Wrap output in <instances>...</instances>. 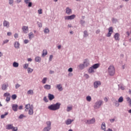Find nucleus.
Returning <instances> with one entry per match:
<instances>
[{"label":"nucleus","mask_w":131,"mask_h":131,"mask_svg":"<svg viewBox=\"0 0 131 131\" xmlns=\"http://www.w3.org/2000/svg\"><path fill=\"white\" fill-rule=\"evenodd\" d=\"M60 106H61V104L59 103H57L55 104H52L48 106V109L50 110H52L53 111H55L56 110H58V109H60Z\"/></svg>","instance_id":"1"},{"label":"nucleus","mask_w":131,"mask_h":131,"mask_svg":"<svg viewBox=\"0 0 131 131\" xmlns=\"http://www.w3.org/2000/svg\"><path fill=\"white\" fill-rule=\"evenodd\" d=\"M108 73L111 76H113L115 74V68L113 66H110L108 68Z\"/></svg>","instance_id":"2"},{"label":"nucleus","mask_w":131,"mask_h":131,"mask_svg":"<svg viewBox=\"0 0 131 131\" xmlns=\"http://www.w3.org/2000/svg\"><path fill=\"white\" fill-rule=\"evenodd\" d=\"M103 104V101L101 100H99L98 101L96 102L94 105V108L95 109H98V108H100L101 107V105Z\"/></svg>","instance_id":"3"},{"label":"nucleus","mask_w":131,"mask_h":131,"mask_svg":"<svg viewBox=\"0 0 131 131\" xmlns=\"http://www.w3.org/2000/svg\"><path fill=\"white\" fill-rule=\"evenodd\" d=\"M76 15L75 14L72 15L71 16H64L65 20H73L75 18Z\"/></svg>","instance_id":"4"},{"label":"nucleus","mask_w":131,"mask_h":131,"mask_svg":"<svg viewBox=\"0 0 131 131\" xmlns=\"http://www.w3.org/2000/svg\"><path fill=\"white\" fill-rule=\"evenodd\" d=\"M112 33H113V28L111 27L108 28V33L107 35V36L110 37V36H111V34H112Z\"/></svg>","instance_id":"5"},{"label":"nucleus","mask_w":131,"mask_h":131,"mask_svg":"<svg viewBox=\"0 0 131 131\" xmlns=\"http://www.w3.org/2000/svg\"><path fill=\"white\" fill-rule=\"evenodd\" d=\"M3 26L4 27H6V28H9L10 27V23L5 20L3 23Z\"/></svg>","instance_id":"6"},{"label":"nucleus","mask_w":131,"mask_h":131,"mask_svg":"<svg viewBox=\"0 0 131 131\" xmlns=\"http://www.w3.org/2000/svg\"><path fill=\"white\" fill-rule=\"evenodd\" d=\"M95 89L99 88V85H101V82L99 81H95L94 83Z\"/></svg>","instance_id":"7"},{"label":"nucleus","mask_w":131,"mask_h":131,"mask_svg":"<svg viewBox=\"0 0 131 131\" xmlns=\"http://www.w3.org/2000/svg\"><path fill=\"white\" fill-rule=\"evenodd\" d=\"M22 30L24 33H28L29 31L28 27L24 26L22 28Z\"/></svg>","instance_id":"8"},{"label":"nucleus","mask_w":131,"mask_h":131,"mask_svg":"<svg viewBox=\"0 0 131 131\" xmlns=\"http://www.w3.org/2000/svg\"><path fill=\"white\" fill-rule=\"evenodd\" d=\"M83 64L84 65L85 67H88L90 66V62L89 61V59H85L83 61Z\"/></svg>","instance_id":"9"},{"label":"nucleus","mask_w":131,"mask_h":131,"mask_svg":"<svg viewBox=\"0 0 131 131\" xmlns=\"http://www.w3.org/2000/svg\"><path fill=\"white\" fill-rule=\"evenodd\" d=\"M96 121V120L95 118H93L91 120H88L86 121V123H88V124H92L93 123H95Z\"/></svg>","instance_id":"10"},{"label":"nucleus","mask_w":131,"mask_h":131,"mask_svg":"<svg viewBox=\"0 0 131 131\" xmlns=\"http://www.w3.org/2000/svg\"><path fill=\"white\" fill-rule=\"evenodd\" d=\"M8 86H9V84H3L2 85V89L3 91H6L8 89Z\"/></svg>","instance_id":"11"},{"label":"nucleus","mask_w":131,"mask_h":131,"mask_svg":"<svg viewBox=\"0 0 131 131\" xmlns=\"http://www.w3.org/2000/svg\"><path fill=\"white\" fill-rule=\"evenodd\" d=\"M12 110H13V111L16 112L18 111V105L12 104Z\"/></svg>","instance_id":"12"},{"label":"nucleus","mask_w":131,"mask_h":131,"mask_svg":"<svg viewBox=\"0 0 131 131\" xmlns=\"http://www.w3.org/2000/svg\"><path fill=\"white\" fill-rule=\"evenodd\" d=\"M66 12L68 15H70V14L72 13V10H71V9L68 7L66 8Z\"/></svg>","instance_id":"13"},{"label":"nucleus","mask_w":131,"mask_h":131,"mask_svg":"<svg viewBox=\"0 0 131 131\" xmlns=\"http://www.w3.org/2000/svg\"><path fill=\"white\" fill-rule=\"evenodd\" d=\"M48 98L49 99L50 101H52L55 99V96L53 94H49Z\"/></svg>","instance_id":"14"},{"label":"nucleus","mask_w":131,"mask_h":131,"mask_svg":"<svg viewBox=\"0 0 131 131\" xmlns=\"http://www.w3.org/2000/svg\"><path fill=\"white\" fill-rule=\"evenodd\" d=\"M73 121V120L69 119L66 121V124L67 125H69V124H71V123H72Z\"/></svg>","instance_id":"15"},{"label":"nucleus","mask_w":131,"mask_h":131,"mask_svg":"<svg viewBox=\"0 0 131 131\" xmlns=\"http://www.w3.org/2000/svg\"><path fill=\"white\" fill-rule=\"evenodd\" d=\"M119 36H120L119 33H117L115 34L114 37L116 40H119Z\"/></svg>","instance_id":"16"},{"label":"nucleus","mask_w":131,"mask_h":131,"mask_svg":"<svg viewBox=\"0 0 131 131\" xmlns=\"http://www.w3.org/2000/svg\"><path fill=\"white\" fill-rule=\"evenodd\" d=\"M31 107H33V105H31L30 104H28L25 105V108L26 110H29L31 109Z\"/></svg>","instance_id":"17"},{"label":"nucleus","mask_w":131,"mask_h":131,"mask_svg":"<svg viewBox=\"0 0 131 131\" xmlns=\"http://www.w3.org/2000/svg\"><path fill=\"white\" fill-rule=\"evenodd\" d=\"M88 72H89V73H94V72H95V69L92 67H91L89 69Z\"/></svg>","instance_id":"18"},{"label":"nucleus","mask_w":131,"mask_h":131,"mask_svg":"<svg viewBox=\"0 0 131 131\" xmlns=\"http://www.w3.org/2000/svg\"><path fill=\"white\" fill-rule=\"evenodd\" d=\"M101 128L104 131H106V124H105V122H103L101 125Z\"/></svg>","instance_id":"19"},{"label":"nucleus","mask_w":131,"mask_h":131,"mask_svg":"<svg viewBox=\"0 0 131 131\" xmlns=\"http://www.w3.org/2000/svg\"><path fill=\"white\" fill-rule=\"evenodd\" d=\"M35 62H38V63H39V62H40V61H41V58L39 56H37L35 58Z\"/></svg>","instance_id":"20"},{"label":"nucleus","mask_w":131,"mask_h":131,"mask_svg":"<svg viewBox=\"0 0 131 131\" xmlns=\"http://www.w3.org/2000/svg\"><path fill=\"white\" fill-rule=\"evenodd\" d=\"M47 55H48V51L47 50H43L42 51V57H45Z\"/></svg>","instance_id":"21"},{"label":"nucleus","mask_w":131,"mask_h":131,"mask_svg":"<svg viewBox=\"0 0 131 131\" xmlns=\"http://www.w3.org/2000/svg\"><path fill=\"white\" fill-rule=\"evenodd\" d=\"M29 115H32L33 114V107H31L30 110H29Z\"/></svg>","instance_id":"22"},{"label":"nucleus","mask_w":131,"mask_h":131,"mask_svg":"<svg viewBox=\"0 0 131 131\" xmlns=\"http://www.w3.org/2000/svg\"><path fill=\"white\" fill-rule=\"evenodd\" d=\"M57 88L60 91H63V88H62V85L61 84H59L57 85Z\"/></svg>","instance_id":"23"},{"label":"nucleus","mask_w":131,"mask_h":131,"mask_svg":"<svg viewBox=\"0 0 131 131\" xmlns=\"http://www.w3.org/2000/svg\"><path fill=\"white\" fill-rule=\"evenodd\" d=\"M20 47V44L18 42H15L14 43V47L15 49H19V47Z\"/></svg>","instance_id":"24"},{"label":"nucleus","mask_w":131,"mask_h":131,"mask_svg":"<svg viewBox=\"0 0 131 131\" xmlns=\"http://www.w3.org/2000/svg\"><path fill=\"white\" fill-rule=\"evenodd\" d=\"M92 67L94 69H97V68L98 67H100V64L99 63H96L95 64H94Z\"/></svg>","instance_id":"25"},{"label":"nucleus","mask_w":131,"mask_h":131,"mask_svg":"<svg viewBox=\"0 0 131 131\" xmlns=\"http://www.w3.org/2000/svg\"><path fill=\"white\" fill-rule=\"evenodd\" d=\"M127 102H128L129 104V107H131V99L129 97H127L126 98Z\"/></svg>","instance_id":"26"},{"label":"nucleus","mask_w":131,"mask_h":131,"mask_svg":"<svg viewBox=\"0 0 131 131\" xmlns=\"http://www.w3.org/2000/svg\"><path fill=\"white\" fill-rule=\"evenodd\" d=\"M7 129H12L13 128V125L12 124H8L6 126Z\"/></svg>","instance_id":"27"},{"label":"nucleus","mask_w":131,"mask_h":131,"mask_svg":"<svg viewBox=\"0 0 131 131\" xmlns=\"http://www.w3.org/2000/svg\"><path fill=\"white\" fill-rule=\"evenodd\" d=\"M44 88L46 90H51V85L46 84L44 86Z\"/></svg>","instance_id":"28"},{"label":"nucleus","mask_w":131,"mask_h":131,"mask_svg":"<svg viewBox=\"0 0 131 131\" xmlns=\"http://www.w3.org/2000/svg\"><path fill=\"white\" fill-rule=\"evenodd\" d=\"M27 94H28V95H33V94H34L33 90H30L28 91Z\"/></svg>","instance_id":"29"},{"label":"nucleus","mask_w":131,"mask_h":131,"mask_svg":"<svg viewBox=\"0 0 131 131\" xmlns=\"http://www.w3.org/2000/svg\"><path fill=\"white\" fill-rule=\"evenodd\" d=\"M46 124L47 125V127H51V125H52V122L51 121L46 122Z\"/></svg>","instance_id":"30"},{"label":"nucleus","mask_w":131,"mask_h":131,"mask_svg":"<svg viewBox=\"0 0 131 131\" xmlns=\"http://www.w3.org/2000/svg\"><path fill=\"white\" fill-rule=\"evenodd\" d=\"M13 67H15V68L18 67L19 63H18V62H14L13 63Z\"/></svg>","instance_id":"31"},{"label":"nucleus","mask_w":131,"mask_h":131,"mask_svg":"<svg viewBox=\"0 0 131 131\" xmlns=\"http://www.w3.org/2000/svg\"><path fill=\"white\" fill-rule=\"evenodd\" d=\"M118 102H119V103H122V102H123V97H122V96H121L119 98Z\"/></svg>","instance_id":"32"},{"label":"nucleus","mask_w":131,"mask_h":131,"mask_svg":"<svg viewBox=\"0 0 131 131\" xmlns=\"http://www.w3.org/2000/svg\"><path fill=\"white\" fill-rule=\"evenodd\" d=\"M50 130H51L50 127H45L43 129V131H50Z\"/></svg>","instance_id":"33"},{"label":"nucleus","mask_w":131,"mask_h":131,"mask_svg":"<svg viewBox=\"0 0 131 131\" xmlns=\"http://www.w3.org/2000/svg\"><path fill=\"white\" fill-rule=\"evenodd\" d=\"M84 67H85L84 64H81L79 66V69H81V70H82V69H83V68H84Z\"/></svg>","instance_id":"34"},{"label":"nucleus","mask_w":131,"mask_h":131,"mask_svg":"<svg viewBox=\"0 0 131 131\" xmlns=\"http://www.w3.org/2000/svg\"><path fill=\"white\" fill-rule=\"evenodd\" d=\"M33 72V69L28 68V73H31Z\"/></svg>","instance_id":"35"},{"label":"nucleus","mask_w":131,"mask_h":131,"mask_svg":"<svg viewBox=\"0 0 131 131\" xmlns=\"http://www.w3.org/2000/svg\"><path fill=\"white\" fill-rule=\"evenodd\" d=\"M32 37H33V33L32 32H30L29 34V38H30V39H31Z\"/></svg>","instance_id":"36"},{"label":"nucleus","mask_w":131,"mask_h":131,"mask_svg":"<svg viewBox=\"0 0 131 131\" xmlns=\"http://www.w3.org/2000/svg\"><path fill=\"white\" fill-rule=\"evenodd\" d=\"M86 99L88 102H91V101H92V97L90 96H87Z\"/></svg>","instance_id":"37"},{"label":"nucleus","mask_w":131,"mask_h":131,"mask_svg":"<svg viewBox=\"0 0 131 131\" xmlns=\"http://www.w3.org/2000/svg\"><path fill=\"white\" fill-rule=\"evenodd\" d=\"M11 98L12 100H16L17 99V95L16 94L12 95Z\"/></svg>","instance_id":"38"},{"label":"nucleus","mask_w":131,"mask_h":131,"mask_svg":"<svg viewBox=\"0 0 131 131\" xmlns=\"http://www.w3.org/2000/svg\"><path fill=\"white\" fill-rule=\"evenodd\" d=\"M47 78H43L42 80V83H43V84H45V83H46V82H47Z\"/></svg>","instance_id":"39"},{"label":"nucleus","mask_w":131,"mask_h":131,"mask_svg":"<svg viewBox=\"0 0 131 131\" xmlns=\"http://www.w3.org/2000/svg\"><path fill=\"white\" fill-rule=\"evenodd\" d=\"M45 33H49L50 32V30H49V28H46L44 30Z\"/></svg>","instance_id":"40"},{"label":"nucleus","mask_w":131,"mask_h":131,"mask_svg":"<svg viewBox=\"0 0 131 131\" xmlns=\"http://www.w3.org/2000/svg\"><path fill=\"white\" fill-rule=\"evenodd\" d=\"M4 97H10L11 95H10V93H5L4 94Z\"/></svg>","instance_id":"41"},{"label":"nucleus","mask_w":131,"mask_h":131,"mask_svg":"<svg viewBox=\"0 0 131 131\" xmlns=\"http://www.w3.org/2000/svg\"><path fill=\"white\" fill-rule=\"evenodd\" d=\"M28 66H29V64L28 63H26L24 66V68L25 69H27L28 68Z\"/></svg>","instance_id":"42"},{"label":"nucleus","mask_w":131,"mask_h":131,"mask_svg":"<svg viewBox=\"0 0 131 131\" xmlns=\"http://www.w3.org/2000/svg\"><path fill=\"white\" fill-rule=\"evenodd\" d=\"M8 115V113H6L4 115H2L1 117V118H5V117L7 116Z\"/></svg>","instance_id":"43"},{"label":"nucleus","mask_w":131,"mask_h":131,"mask_svg":"<svg viewBox=\"0 0 131 131\" xmlns=\"http://www.w3.org/2000/svg\"><path fill=\"white\" fill-rule=\"evenodd\" d=\"M12 131H17L18 130V128L17 127H12Z\"/></svg>","instance_id":"44"},{"label":"nucleus","mask_w":131,"mask_h":131,"mask_svg":"<svg viewBox=\"0 0 131 131\" xmlns=\"http://www.w3.org/2000/svg\"><path fill=\"white\" fill-rule=\"evenodd\" d=\"M88 35H89V34H88V31H84V36L85 37H86V36H88Z\"/></svg>","instance_id":"45"},{"label":"nucleus","mask_w":131,"mask_h":131,"mask_svg":"<svg viewBox=\"0 0 131 131\" xmlns=\"http://www.w3.org/2000/svg\"><path fill=\"white\" fill-rule=\"evenodd\" d=\"M10 100H11V96H8L6 97V101H7V102H10Z\"/></svg>","instance_id":"46"},{"label":"nucleus","mask_w":131,"mask_h":131,"mask_svg":"<svg viewBox=\"0 0 131 131\" xmlns=\"http://www.w3.org/2000/svg\"><path fill=\"white\" fill-rule=\"evenodd\" d=\"M37 25L38 27H42V24H41V23L37 22Z\"/></svg>","instance_id":"47"},{"label":"nucleus","mask_w":131,"mask_h":131,"mask_svg":"<svg viewBox=\"0 0 131 131\" xmlns=\"http://www.w3.org/2000/svg\"><path fill=\"white\" fill-rule=\"evenodd\" d=\"M42 10H41V9H39L38 10V14H39V15L42 14Z\"/></svg>","instance_id":"48"},{"label":"nucleus","mask_w":131,"mask_h":131,"mask_svg":"<svg viewBox=\"0 0 131 131\" xmlns=\"http://www.w3.org/2000/svg\"><path fill=\"white\" fill-rule=\"evenodd\" d=\"M70 110H72V107H68L67 111H68V112H69V111H70Z\"/></svg>","instance_id":"49"},{"label":"nucleus","mask_w":131,"mask_h":131,"mask_svg":"<svg viewBox=\"0 0 131 131\" xmlns=\"http://www.w3.org/2000/svg\"><path fill=\"white\" fill-rule=\"evenodd\" d=\"M13 3H14V0H9V5H12Z\"/></svg>","instance_id":"50"},{"label":"nucleus","mask_w":131,"mask_h":131,"mask_svg":"<svg viewBox=\"0 0 131 131\" xmlns=\"http://www.w3.org/2000/svg\"><path fill=\"white\" fill-rule=\"evenodd\" d=\"M9 42V39H6L4 41L3 45H5V43H8Z\"/></svg>","instance_id":"51"},{"label":"nucleus","mask_w":131,"mask_h":131,"mask_svg":"<svg viewBox=\"0 0 131 131\" xmlns=\"http://www.w3.org/2000/svg\"><path fill=\"white\" fill-rule=\"evenodd\" d=\"M68 71H69V72H72L73 71V69H72V68H70L68 69Z\"/></svg>","instance_id":"52"},{"label":"nucleus","mask_w":131,"mask_h":131,"mask_svg":"<svg viewBox=\"0 0 131 131\" xmlns=\"http://www.w3.org/2000/svg\"><path fill=\"white\" fill-rule=\"evenodd\" d=\"M43 101H45V102H48V99L47 98V97H45L43 98Z\"/></svg>","instance_id":"53"},{"label":"nucleus","mask_w":131,"mask_h":131,"mask_svg":"<svg viewBox=\"0 0 131 131\" xmlns=\"http://www.w3.org/2000/svg\"><path fill=\"white\" fill-rule=\"evenodd\" d=\"M30 2V0H25V4H29Z\"/></svg>","instance_id":"54"},{"label":"nucleus","mask_w":131,"mask_h":131,"mask_svg":"<svg viewBox=\"0 0 131 131\" xmlns=\"http://www.w3.org/2000/svg\"><path fill=\"white\" fill-rule=\"evenodd\" d=\"M53 59V55H51L49 57V61H52V59Z\"/></svg>","instance_id":"55"},{"label":"nucleus","mask_w":131,"mask_h":131,"mask_svg":"<svg viewBox=\"0 0 131 131\" xmlns=\"http://www.w3.org/2000/svg\"><path fill=\"white\" fill-rule=\"evenodd\" d=\"M29 42V40H27V39H25L24 40V43H28Z\"/></svg>","instance_id":"56"},{"label":"nucleus","mask_w":131,"mask_h":131,"mask_svg":"<svg viewBox=\"0 0 131 131\" xmlns=\"http://www.w3.org/2000/svg\"><path fill=\"white\" fill-rule=\"evenodd\" d=\"M32 3L30 2V3H29V4H28V7H29V8H30V7H32Z\"/></svg>","instance_id":"57"},{"label":"nucleus","mask_w":131,"mask_h":131,"mask_svg":"<svg viewBox=\"0 0 131 131\" xmlns=\"http://www.w3.org/2000/svg\"><path fill=\"white\" fill-rule=\"evenodd\" d=\"M7 35H8V36H11V35H12V33L10 32H8V33H7Z\"/></svg>","instance_id":"58"},{"label":"nucleus","mask_w":131,"mask_h":131,"mask_svg":"<svg viewBox=\"0 0 131 131\" xmlns=\"http://www.w3.org/2000/svg\"><path fill=\"white\" fill-rule=\"evenodd\" d=\"M20 86V84H16L15 86V89H18Z\"/></svg>","instance_id":"59"},{"label":"nucleus","mask_w":131,"mask_h":131,"mask_svg":"<svg viewBox=\"0 0 131 131\" xmlns=\"http://www.w3.org/2000/svg\"><path fill=\"white\" fill-rule=\"evenodd\" d=\"M23 117H24V115H20L19 117V118H20V119L23 118Z\"/></svg>","instance_id":"60"},{"label":"nucleus","mask_w":131,"mask_h":131,"mask_svg":"<svg viewBox=\"0 0 131 131\" xmlns=\"http://www.w3.org/2000/svg\"><path fill=\"white\" fill-rule=\"evenodd\" d=\"M18 34H14L15 38H17L18 37Z\"/></svg>","instance_id":"61"},{"label":"nucleus","mask_w":131,"mask_h":131,"mask_svg":"<svg viewBox=\"0 0 131 131\" xmlns=\"http://www.w3.org/2000/svg\"><path fill=\"white\" fill-rule=\"evenodd\" d=\"M85 77H86V78H89V76L88 74H85Z\"/></svg>","instance_id":"62"},{"label":"nucleus","mask_w":131,"mask_h":131,"mask_svg":"<svg viewBox=\"0 0 131 131\" xmlns=\"http://www.w3.org/2000/svg\"><path fill=\"white\" fill-rule=\"evenodd\" d=\"M120 89H121V90H122L123 91L124 90V88L123 87V86H121L120 87Z\"/></svg>","instance_id":"63"},{"label":"nucleus","mask_w":131,"mask_h":131,"mask_svg":"<svg viewBox=\"0 0 131 131\" xmlns=\"http://www.w3.org/2000/svg\"><path fill=\"white\" fill-rule=\"evenodd\" d=\"M107 131H113V130H112V129L111 128H108Z\"/></svg>","instance_id":"64"}]
</instances>
